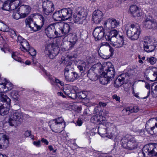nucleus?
Returning a JSON list of instances; mask_svg holds the SVG:
<instances>
[{
    "instance_id": "nucleus-44",
    "label": "nucleus",
    "mask_w": 157,
    "mask_h": 157,
    "mask_svg": "<svg viewBox=\"0 0 157 157\" xmlns=\"http://www.w3.org/2000/svg\"><path fill=\"white\" fill-rule=\"evenodd\" d=\"M29 27L31 29V30L34 31H37L41 29V27L38 25L36 23L33 22V25H31Z\"/></svg>"
},
{
    "instance_id": "nucleus-34",
    "label": "nucleus",
    "mask_w": 157,
    "mask_h": 157,
    "mask_svg": "<svg viewBox=\"0 0 157 157\" xmlns=\"http://www.w3.org/2000/svg\"><path fill=\"white\" fill-rule=\"evenodd\" d=\"M69 41L74 46L77 41V37L75 34L70 33L68 36Z\"/></svg>"
},
{
    "instance_id": "nucleus-43",
    "label": "nucleus",
    "mask_w": 157,
    "mask_h": 157,
    "mask_svg": "<svg viewBox=\"0 0 157 157\" xmlns=\"http://www.w3.org/2000/svg\"><path fill=\"white\" fill-rule=\"evenodd\" d=\"M65 79L68 82H73L74 81V78L72 72L70 73L68 75L67 74L65 75Z\"/></svg>"
},
{
    "instance_id": "nucleus-39",
    "label": "nucleus",
    "mask_w": 157,
    "mask_h": 157,
    "mask_svg": "<svg viewBox=\"0 0 157 157\" xmlns=\"http://www.w3.org/2000/svg\"><path fill=\"white\" fill-rule=\"evenodd\" d=\"M75 99L78 98L79 99H84L87 96L86 94L82 92H77V90H76L75 93Z\"/></svg>"
},
{
    "instance_id": "nucleus-18",
    "label": "nucleus",
    "mask_w": 157,
    "mask_h": 157,
    "mask_svg": "<svg viewBox=\"0 0 157 157\" xmlns=\"http://www.w3.org/2000/svg\"><path fill=\"white\" fill-rule=\"evenodd\" d=\"M103 14L102 12L99 10L94 11L92 15V20L96 24L99 23L103 18Z\"/></svg>"
},
{
    "instance_id": "nucleus-51",
    "label": "nucleus",
    "mask_w": 157,
    "mask_h": 157,
    "mask_svg": "<svg viewBox=\"0 0 157 157\" xmlns=\"http://www.w3.org/2000/svg\"><path fill=\"white\" fill-rule=\"evenodd\" d=\"M9 34L13 38H14L16 37L17 35L15 32L12 29H10L8 31Z\"/></svg>"
},
{
    "instance_id": "nucleus-7",
    "label": "nucleus",
    "mask_w": 157,
    "mask_h": 157,
    "mask_svg": "<svg viewBox=\"0 0 157 157\" xmlns=\"http://www.w3.org/2000/svg\"><path fill=\"white\" fill-rule=\"evenodd\" d=\"M76 13V14H74L73 16L74 22L79 24L86 23L87 14L86 10L83 8H79Z\"/></svg>"
},
{
    "instance_id": "nucleus-48",
    "label": "nucleus",
    "mask_w": 157,
    "mask_h": 157,
    "mask_svg": "<svg viewBox=\"0 0 157 157\" xmlns=\"http://www.w3.org/2000/svg\"><path fill=\"white\" fill-rule=\"evenodd\" d=\"M25 22L26 26L27 27H29L31 25H33V20L30 17H29L27 18L25 20Z\"/></svg>"
},
{
    "instance_id": "nucleus-63",
    "label": "nucleus",
    "mask_w": 157,
    "mask_h": 157,
    "mask_svg": "<svg viewBox=\"0 0 157 157\" xmlns=\"http://www.w3.org/2000/svg\"><path fill=\"white\" fill-rule=\"evenodd\" d=\"M113 99H115L116 101H119L120 100V97L117 96V95H114L113 97Z\"/></svg>"
},
{
    "instance_id": "nucleus-20",
    "label": "nucleus",
    "mask_w": 157,
    "mask_h": 157,
    "mask_svg": "<svg viewBox=\"0 0 157 157\" xmlns=\"http://www.w3.org/2000/svg\"><path fill=\"white\" fill-rule=\"evenodd\" d=\"M11 100L3 93L0 92V106H10Z\"/></svg>"
},
{
    "instance_id": "nucleus-56",
    "label": "nucleus",
    "mask_w": 157,
    "mask_h": 157,
    "mask_svg": "<svg viewBox=\"0 0 157 157\" xmlns=\"http://www.w3.org/2000/svg\"><path fill=\"white\" fill-rule=\"evenodd\" d=\"M14 18L16 20H18L21 17V14H20L17 12L14 13L13 14Z\"/></svg>"
},
{
    "instance_id": "nucleus-5",
    "label": "nucleus",
    "mask_w": 157,
    "mask_h": 157,
    "mask_svg": "<svg viewBox=\"0 0 157 157\" xmlns=\"http://www.w3.org/2000/svg\"><path fill=\"white\" fill-rule=\"evenodd\" d=\"M23 119V116L21 112L16 110L10 112L8 122L10 126H13L21 124Z\"/></svg>"
},
{
    "instance_id": "nucleus-22",
    "label": "nucleus",
    "mask_w": 157,
    "mask_h": 157,
    "mask_svg": "<svg viewBox=\"0 0 157 157\" xmlns=\"http://www.w3.org/2000/svg\"><path fill=\"white\" fill-rule=\"evenodd\" d=\"M9 144V138L6 135L0 133V149L6 147Z\"/></svg>"
},
{
    "instance_id": "nucleus-36",
    "label": "nucleus",
    "mask_w": 157,
    "mask_h": 157,
    "mask_svg": "<svg viewBox=\"0 0 157 157\" xmlns=\"http://www.w3.org/2000/svg\"><path fill=\"white\" fill-rule=\"evenodd\" d=\"M156 121V118H153L149 119L146 122V124L145 128L147 131H148V128H149L150 126L152 127V125L155 124V122Z\"/></svg>"
},
{
    "instance_id": "nucleus-55",
    "label": "nucleus",
    "mask_w": 157,
    "mask_h": 157,
    "mask_svg": "<svg viewBox=\"0 0 157 157\" xmlns=\"http://www.w3.org/2000/svg\"><path fill=\"white\" fill-rule=\"evenodd\" d=\"M96 56V54H93L92 56H90V57L89 63H91L94 62L95 61Z\"/></svg>"
},
{
    "instance_id": "nucleus-3",
    "label": "nucleus",
    "mask_w": 157,
    "mask_h": 157,
    "mask_svg": "<svg viewBox=\"0 0 157 157\" xmlns=\"http://www.w3.org/2000/svg\"><path fill=\"white\" fill-rule=\"evenodd\" d=\"M122 146L128 150H133L136 148L138 146V142L133 136L127 135L124 136L121 140Z\"/></svg>"
},
{
    "instance_id": "nucleus-32",
    "label": "nucleus",
    "mask_w": 157,
    "mask_h": 157,
    "mask_svg": "<svg viewBox=\"0 0 157 157\" xmlns=\"http://www.w3.org/2000/svg\"><path fill=\"white\" fill-rule=\"evenodd\" d=\"M138 108L137 107H134L133 108L127 107L124 109L122 111L126 114H129L130 113L137 112L138 111Z\"/></svg>"
},
{
    "instance_id": "nucleus-37",
    "label": "nucleus",
    "mask_w": 157,
    "mask_h": 157,
    "mask_svg": "<svg viewBox=\"0 0 157 157\" xmlns=\"http://www.w3.org/2000/svg\"><path fill=\"white\" fill-rule=\"evenodd\" d=\"M19 2L18 1H10V10H13L16 9L17 7L19 6Z\"/></svg>"
},
{
    "instance_id": "nucleus-47",
    "label": "nucleus",
    "mask_w": 157,
    "mask_h": 157,
    "mask_svg": "<svg viewBox=\"0 0 157 157\" xmlns=\"http://www.w3.org/2000/svg\"><path fill=\"white\" fill-rule=\"evenodd\" d=\"M8 27L7 25L2 22H0V30L3 32L8 31Z\"/></svg>"
},
{
    "instance_id": "nucleus-26",
    "label": "nucleus",
    "mask_w": 157,
    "mask_h": 157,
    "mask_svg": "<svg viewBox=\"0 0 157 157\" xmlns=\"http://www.w3.org/2000/svg\"><path fill=\"white\" fill-rule=\"evenodd\" d=\"M62 63L65 65H67L64 69V75L67 74L71 70L72 67H71L72 63L70 61V59L68 58H66L63 59L62 61Z\"/></svg>"
},
{
    "instance_id": "nucleus-40",
    "label": "nucleus",
    "mask_w": 157,
    "mask_h": 157,
    "mask_svg": "<svg viewBox=\"0 0 157 157\" xmlns=\"http://www.w3.org/2000/svg\"><path fill=\"white\" fill-rule=\"evenodd\" d=\"M74 45L69 41L65 42L63 44V48L66 50L71 49Z\"/></svg>"
},
{
    "instance_id": "nucleus-33",
    "label": "nucleus",
    "mask_w": 157,
    "mask_h": 157,
    "mask_svg": "<svg viewBox=\"0 0 157 157\" xmlns=\"http://www.w3.org/2000/svg\"><path fill=\"white\" fill-rule=\"evenodd\" d=\"M21 43V47H20L21 50L24 52H27L30 47L29 43L26 40H23V41Z\"/></svg>"
},
{
    "instance_id": "nucleus-38",
    "label": "nucleus",
    "mask_w": 157,
    "mask_h": 157,
    "mask_svg": "<svg viewBox=\"0 0 157 157\" xmlns=\"http://www.w3.org/2000/svg\"><path fill=\"white\" fill-rule=\"evenodd\" d=\"M10 1L7 0L4 2L1 7V9L9 11L10 10Z\"/></svg>"
},
{
    "instance_id": "nucleus-17",
    "label": "nucleus",
    "mask_w": 157,
    "mask_h": 157,
    "mask_svg": "<svg viewBox=\"0 0 157 157\" xmlns=\"http://www.w3.org/2000/svg\"><path fill=\"white\" fill-rule=\"evenodd\" d=\"M145 73L148 76L153 78L152 81L157 80V68L150 67L146 69Z\"/></svg>"
},
{
    "instance_id": "nucleus-41",
    "label": "nucleus",
    "mask_w": 157,
    "mask_h": 157,
    "mask_svg": "<svg viewBox=\"0 0 157 157\" xmlns=\"http://www.w3.org/2000/svg\"><path fill=\"white\" fill-rule=\"evenodd\" d=\"M86 64L85 63H83L80 64L78 65L77 66L78 69L81 73V75L83 76L84 75V70H85Z\"/></svg>"
},
{
    "instance_id": "nucleus-21",
    "label": "nucleus",
    "mask_w": 157,
    "mask_h": 157,
    "mask_svg": "<svg viewBox=\"0 0 157 157\" xmlns=\"http://www.w3.org/2000/svg\"><path fill=\"white\" fill-rule=\"evenodd\" d=\"M18 10L21 14V18H25L29 13L31 8L28 5H22L19 7Z\"/></svg>"
},
{
    "instance_id": "nucleus-57",
    "label": "nucleus",
    "mask_w": 157,
    "mask_h": 157,
    "mask_svg": "<svg viewBox=\"0 0 157 157\" xmlns=\"http://www.w3.org/2000/svg\"><path fill=\"white\" fill-rule=\"evenodd\" d=\"M71 72L73 75V78H74V81L79 77V75L77 72Z\"/></svg>"
},
{
    "instance_id": "nucleus-6",
    "label": "nucleus",
    "mask_w": 157,
    "mask_h": 157,
    "mask_svg": "<svg viewBox=\"0 0 157 157\" xmlns=\"http://www.w3.org/2000/svg\"><path fill=\"white\" fill-rule=\"evenodd\" d=\"M105 128L104 125V128L98 127V132L100 136L103 137H107L111 139L113 137L114 135L113 130L114 125L113 124L107 122L105 124Z\"/></svg>"
},
{
    "instance_id": "nucleus-11",
    "label": "nucleus",
    "mask_w": 157,
    "mask_h": 157,
    "mask_svg": "<svg viewBox=\"0 0 157 157\" xmlns=\"http://www.w3.org/2000/svg\"><path fill=\"white\" fill-rule=\"evenodd\" d=\"M78 88L75 86L67 85L64 87L63 89L64 94L72 99H75V93Z\"/></svg>"
},
{
    "instance_id": "nucleus-15",
    "label": "nucleus",
    "mask_w": 157,
    "mask_h": 157,
    "mask_svg": "<svg viewBox=\"0 0 157 157\" xmlns=\"http://www.w3.org/2000/svg\"><path fill=\"white\" fill-rule=\"evenodd\" d=\"M104 31V29L101 26L96 28L93 33V36L95 39L98 40H101L102 38H105L106 35L105 34Z\"/></svg>"
},
{
    "instance_id": "nucleus-2",
    "label": "nucleus",
    "mask_w": 157,
    "mask_h": 157,
    "mask_svg": "<svg viewBox=\"0 0 157 157\" xmlns=\"http://www.w3.org/2000/svg\"><path fill=\"white\" fill-rule=\"evenodd\" d=\"M126 34L129 38L132 40H137L140 33L141 29L139 25L131 24L125 27Z\"/></svg>"
},
{
    "instance_id": "nucleus-52",
    "label": "nucleus",
    "mask_w": 157,
    "mask_h": 157,
    "mask_svg": "<svg viewBox=\"0 0 157 157\" xmlns=\"http://www.w3.org/2000/svg\"><path fill=\"white\" fill-rule=\"evenodd\" d=\"M149 62L151 65L154 64L157 61V59L153 57H151L147 58Z\"/></svg>"
},
{
    "instance_id": "nucleus-53",
    "label": "nucleus",
    "mask_w": 157,
    "mask_h": 157,
    "mask_svg": "<svg viewBox=\"0 0 157 157\" xmlns=\"http://www.w3.org/2000/svg\"><path fill=\"white\" fill-rule=\"evenodd\" d=\"M152 92L154 94H157V82L153 84L151 87Z\"/></svg>"
},
{
    "instance_id": "nucleus-24",
    "label": "nucleus",
    "mask_w": 157,
    "mask_h": 157,
    "mask_svg": "<svg viewBox=\"0 0 157 157\" xmlns=\"http://www.w3.org/2000/svg\"><path fill=\"white\" fill-rule=\"evenodd\" d=\"M64 36H68L69 32L71 30L69 25L63 22H59Z\"/></svg>"
},
{
    "instance_id": "nucleus-60",
    "label": "nucleus",
    "mask_w": 157,
    "mask_h": 157,
    "mask_svg": "<svg viewBox=\"0 0 157 157\" xmlns=\"http://www.w3.org/2000/svg\"><path fill=\"white\" fill-rule=\"evenodd\" d=\"M40 141L39 140L38 141H34L33 144L36 147H39L40 146Z\"/></svg>"
},
{
    "instance_id": "nucleus-27",
    "label": "nucleus",
    "mask_w": 157,
    "mask_h": 157,
    "mask_svg": "<svg viewBox=\"0 0 157 157\" xmlns=\"http://www.w3.org/2000/svg\"><path fill=\"white\" fill-rule=\"evenodd\" d=\"M55 29L54 38L60 37L64 36L59 22L55 24Z\"/></svg>"
},
{
    "instance_id": "nucleus-29",
    "label": "nucleus",
    "mask_w": 157,
    "mask_h": 157,
    "mask_svg": "<svg viewBox=\"0 0 157 157\" xmlns=\"http://www.w3.org/2000/svg\"><path fill=\"white\" fill-rule=\"evenodd\" d=\"M55 25H51L49 26L45 29V33L50 38L54 37Z\"/></svg>"
},
{
    "instance_id": "nucleus-10",
    "label": "nucleus",
    "mask_w": 157,
    "mask_h": 157,
    "mask_svg": "<svg viewBox=\"0 0 157 157\" xmlns=\"http://www.w3.org/2000/svg\"><path fill=\"white\" fill-rule=\"evenodd\" d=\"M99 73H102V74H105L111 80L113 79L115 73L113 67H109L107 64H105L104 66L101 65V66L100 67Z\"/></svg>"
},
{
    "instance_id": "nucleus-28",
    "label": "nucleus",
    "mask_w": 157,
    "mask_h": 157,
    "mask_svg": "<svg viewBox=\"0 0 157 157\" xmlns=\"http://www.w3.org/2000/svg\"><path fill=\"white\" fill-rule=\"evenodd\" d=\"M45 49V54L51 59H53L55 56L58 54L59 52L58 48H55L52 51L46 48Z\"/></svg>"
},
{
    "instance_id": "nucleus-12",
    "label": "nucleus",
    "mask_w": 157,
    "mask_h": 157,
    "mask_svg": "<svg viewBox=\"0 0 157 157\" xmlns=\"http://www.w3.org/2000/svg\"><path fill=\"white\" fill-rule=\"evenodd\" d=\"M101 66V64L100 63H97L93 65L88 71L87 76L90 80L95 81L97 79V74L95 72L98 70L100 71V67Z\"/></svg>"
},
{
    "instance_id": "nucleus-59",
    "label": "nucleus",
    "mask_w": 157,
    "mask_h": 157,
    "mask_svg": "<svg viewBox=\"0 0 157 157\" xmlns=\"http://www.w3.org/2000/svg\"><path fill=\"white\" fill-rule=\"evenodd\" d=\"M142 15V13L140 12L139 10H138L133 15V16L135 17H139L141 16Z\"/></svg>"
},
{
    "instance_id": "nucleus-58",
    "label": "nucleus",
    "mask_w": 157,
    "mask_h": 157,
    "mask_svg": "<svg viewBox=\"0 0 157 157\" xmlns=\"http://www.w3.org/2000/svg\"><path fill=\"white\" fill-rule=\"evenodd\" d=\"M23 40H25L23 39L21 36H19L17 37V43H19L20 44H21V42L23 41Z\"/></svg>"
},
{
    "instance_id": "nucleus-49",
    "label": "nucleus",
    "mask_w": 157,
    "mask_h": 157,
    "mask_svg": "<svg viewBox=\"0 0 157 157\" xmlns=\"http://www.w3.org/2000/svg\"><path fill=\"white\" fill-rule=\"evenodd\" d=\"M98 114L93 116L90 119V121L91 122L98 124Z\"/></svg>"
},
{
    "instance_id": "nucleus-19",
    "label": "nucleus",
    "mask_w": 157,
    "mask_h": 157,
    "mask_svg": "<svg viewBox=\"0 0 157 157\" xmlns=\"http://www.w3.org/2000/svg\"><path fill=\"white\" fill-rule=\"evenodd\" d=\"M120 24L119 21L114 19H108L105 22L104 25L109 29L114 28L117 27Z\"/></svg>"
},
{
    "instance_id": "nucleus-8",
    "label": "nucleus",
    "mask_w": 157,
    "mask_h": 157,
    "mask_svg": "<svg viewBox=\"0 0 157 157\" xmlns=\"http://www.w3.org/2000/svg\"><path fill=\"white\" fill-rule=\"evenodd\" d=\"M142 153L144 157H151L148 156L157 155V144L145 146L142 149Z\"/></svg>"
},
{
    "instance_id": "nucleus-45",
    "label": "nucleus",
    "mask_w": 157,
    "mask_h": 157,
    "mask_svg": "<svg viewBox=\"0 0 157 157\" xmlns=\"http://www.w3.org/2000/svg\"><path fill=\"white\" fill-rule=\"evenodd\" d=\"M129 10L131 14L133 16V15L138 10V7L135 5H132L130 7Z\"/></svg>"
},
{
    "instance_id": "nucleus-1",
    "label": "nucleus",
    "mask_w": 157,
    "mask_h": 157,
    "mask_svg": "<svg viewBox=\"0 0 157 157\" xmlns=\"http://www.w3.org/2000/svg\"><path fill=\"white\" fill-rule=\"evenodd\" d=\"M105 39L109 41L111 45L117 48H121L126 44L124 41V36L118 35V32L115 29L108 31L105 36Z\"/></svg>"
},
{
    "instance_id": "nucleus-13",
    "label": "nucleus",
    "mask_w": 157,
    "mask_h": 157,
    "mask_svg": "<svg viewBox=\"0 0 157 157\" xmlns=\"http://www.w3.org/2000/svg\"><path fill=\"white\" fill-rule=\"evenodd\" d=\"M130 76L129 74L126 72L121 74L118 76L114 82V86L116 88H118L123 84L124 82L127 81Z\"/></svg>"
},
{
    "instance_id": "nucleus-25",
    "label": "nucleus",
    "mask_w": 157,
    "mask_h": 157,
    "mask_svg": "<svg viewBox=\"0 0 157 157\" xmlns=\"http://www.w3.org/2000/svg\"><path fill=\"white\" fill-rule=\"evenodd\" d=\"M42 71L51 80L50 82L52 85H54L55 84H59L61 86L64 85V83L60 81L59 79H57L56 78L53 79L52 76L50 75L49 73L47 72V71L45 70L43 68L42 69Z\"/></svg>"
},
{
    "instance_id": "nucleus-62",
    "label": "nucleus",
    "mask_w": 157,
    "mask_h": 157,
    "mask_svg": "<svg viewBox=\"0 0 157 157\" xmlns=\"http://www.w3.org/2000/svg\"><path fill=\"white\" fill-rule=\"evenodd\" d=\"M41 141L42 143H44L46 145H48V141L46 139L42 138L41 139Z\"/></svg>"
},
{
    "instance_id": "nucleus-31",
    "label": "nucleus",
    "mask_w": 157,
    "mask_h": 157,
    "mask_svg": "<svg viewBox=\"0 0 157 157\" xmlns=\"http://www.w3.org/2000/svg\"><path fill=\"white\" fill-rule=\"evenodd\" d=\"M0 115L4 116L9 113L10 106L5 105L0 106Z\"/></svg>"
},
{
    "instance_id": "nucleus-4",
    "label": "nucleus",
    "mask_w": 157,
    "mask_h": 157,
    "mask_svg": "<svg viewBox=\"0 0 157 157\" xmlns=\"http://www.w3.org/2000/svg\"><path fill=\"white\" fill-rule=\"evenodd\" d=\"M62 117H59L51 120L49 123V125L52 131L56 133H60L65 127V123Z\"/></svg>"
},
{
    "instance_id": "nucleus-54",
    "label": "nucleus",
    "mask_w": 157,
    "mask_h": 157,
    "mask_svg": "<svg viewBox=\"0 0 157 157\" xmlns=\"http://www.w3.org/2000/svg\"><path fill=\"white\" fill-rule=\"evenodd\" d=\"M12 58L15 60L21 62V59L17 56L14 53H12Z\"/></svg>"
},
{
    "instance_id": "nucleus-23",
    "label": "nucleus",
    "mask_w": 157,
    "mask_h": 157,
    "mask_svg": "<svg viewBox=\"0 0 157 157\" xmlns=\"http://www.w3.org/2000/svg\"><path fill=\"white\" fill-rule=\"evenodd\" d=\"M63 20H67L70 18L72 15V11L70 8H64L60 10Z\"/></svg>"
},
{
    "instance_id": "nucleus-35",
    "label": "nucleus",
    "mask_w": 157,
    "mask_h": 157,
    "mask_svg": "<svg viewBox=\"0 0 157 157\" xmlns=\"http://www.w3.org/2000/svg\"><path fill=\"white\" fill-rule=\"evenodd\" d=\"M52 17L56 21L63 20L62 17L60 10L58 11L55 12L53 15Z\"/></svg>"
},
{
    "instance_id": "nucleus-16",
    "label": "nucleus",
    "mask_w": 157,
    "mask_h": 157,
    "mask_svg": "<svg viewBox=\"0 0 157 157\" xmlns=\"http://www.w3.org/2000/svg\"><path fill=\"white\" fill-rule=\"evenodd\" d=\"M144 27L148 29H155L157 27V23L152 20V18L149 16L147 17L143 22Z\"/></svg>"
},
{
    "instance_id": "nucleus-64",
    "label": "nucleus",
    "mask_w": 157,
    "mask_h": 157,
    "mask_svg": "<svg viewBox=\"0 0 157 157\" xmlns=\"http://www.w3.org/2000/svg\"><path fill=\"white\" fill-rule=\"evenodd\" d=\"M76 122L77 125L79 126H81L82 124V122L81 120L79 119H78Z\"/></svg>"
},
{
    "instance_id": "nucleus-9",
    "label": "nucleus",
    "mask_w": 157,
    "mask_h": 157,
    "mask_svg": "<svg viewBox=\"0 0 157 157\" xmlns=\"http://www.w3.org/2000/svg\"><path fill=\"white\" fill-rule=\"evenodd\" d=\"M154 41V39L151 37H145L143 42L144 50L147 52L153 51L156 47Z\"/></svg>"
},
{
    "instance_id": "nucleus-50",
    "label": "nucleus",
    "mask_w": 157,
    "mask_h": 157,
    "mask_svg": "<svg viewBox=\"0 0 157 157\" xmlns=\"http://www.w3.org/2000/svg\"><path fill=\"white\" fill-rule=\"evenodd\" d=\"M27 52H28L32 56H35L36 55V51L33 48L30 47L28 48Z\"/></svg>"
},
{
    "instance_id": "nucleus-61",
    "label": "nucleus",
    "mask_w": 157,
    "mask_h": 157,
    "mask_svg": "<svg viewBox=\"0 0 157 157\" xmlns=\"http://www.w3.org/2000/svg\"><path fill=\"white\" fill-rule=\"evenodd\" d=\"M31 132L30 131L27 130L25 132V135L26 136L28 137L30 136L31 135Z\"/></svg>"
},
{
    "instance_id": "nucleus-30",
    "label": "nucleus",
    "mask_w": 157,
    "mask_h": 157,
    "mask_svg": "<svg viewBox=\"0 0 157 157\" xmlns=\"http://www.w3.org/2000/svg\"><path fill=\"white\" fill-rule=\"evenodd\" d=\"M101 76L100 78V83L103 85L107 84L111 80L108 77H107L105 74L102 73H100Z\"/></svg>"
},
{
    "instance_id": "nucleus-14",
    "label": "nucleus",
    "mask_w": 157,
    "mask_h": 157,
    "mask_svg": "<svg viewBox=\"0 0 157 157\" xmlns=\"http://www.w3.org/2000/svg\"><path fill=\"white\" fill-rule=\"evenodd\" d=\"M54 6L53 3L51 1L47 0L43 1L42 8L44 13L46 15H49L54 10Z\"/></svg>"
},
{
    "instance_id": "nucleus-42",
    "label": "nucleus",
    "mask_w": 157,
    "mask_h": 157,
    "mask_svg": "<svg viewBox=\"0 0 157 157\" xmlns=\"http://www.w3.org/2000/svg\"><path fill=\"white\" fill-rule=\"evenodd\" d=\"M0 84L3 85L2 88H7L8 90H11L13 88L12 85L10 82H7L6 83L0 82Z\"/></svg>"
},
{
    "instance_id": "nucleus-46",
    "label": "nucleus",
    "mask_w": 157,
    "mask_h": 157,
    "mask_svg": "<svg viewBox=\"0 0 157 157\" xmlns=\"http://www.w3.org/2000/svg\"><path fill=\"white\" fill-rule=\"evenodd\" d=\"M98 124H104L105 123V117L100 113L98 114Z\"/></svg>"
}]
</instances>
